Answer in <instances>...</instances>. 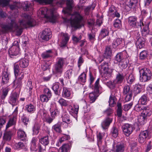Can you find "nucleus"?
Returning a JSON list of instances; mask_svg holds the SVG:
<instances>
[{
	"instance_id": "f8f14e48",
	"label": "nucleus",
	"mask_w": 152,
	"mask_h": 152,
	"mask_svg": "<svg viewBox=\"0 0 152 152\" xmlns=\"http://www.w3.org/2000/svg\"><path fill=\"white\" fill-rule=\"evenodd\" d=\"M18 96L16 93H14L11 94L10 96L9 103L12 105H15L17 104L18 101Z\"/></svg>"
},
{
	"instance_id": "09e8293b",
	"label": "nucleus",
	"mask_w": 152,
	"mask_h": 152,
	"mask_svg": "<svg viewBox=\"0 0 152 152\" xmlns=\"http://www.w3.org/2000/svg\"><path fill=\"white\" fill-rule=\"evenodd\" d=\"M123 54L121 53H118L115 57V60L118 62H120L121 61L123 57Z\"/></svg>"
},
{
	"instance_id": "c756f323",
	"label": "nucleus",
	"mask_w": 152,
	"mask_h": 152,
	"mask_svg": "<svg viewBox=\"0 0 152 152\" xmlns=\"http://www.w3.org/2000/svg\"><path fill=\"white\" fill-rule=\"evenodd\" d=\"M140 0H130L129 2V5L130 8H134L139 4Z\"/></svg>"
},
{
	"instance_id": "5fc2aeb1",
	"label": "nucleus",
	"mask_w": 152,
	"mask_h": 152,
	"mask_svg": "<svg viewBox=\"0 0 152 152\" xmlns=\"http://www.w3.org/2000/svg\"><path fill=\"white\" fill-rule=\"evenodd\" d=\"M134 78L132 74H130L127 78V83L129 84H131L134 81Z\"/></svg>"
},
{
	"instance_id": "bb28decb",
	"label": "nucleus",
	"mask_w": 152,
	"mask_h": 152,
	"mask_svg": "<svg viewBox=\"0 0 152 152\" xmlns=\"http://www.w3.org/2000/svg\"><path fill=\"white\" fill-rule=\"evenodd\" d=\"M71 145L66 144L63 145L59 149V152H68L69 150Z\"/></svg>"
},
{
	"instance_id": "4c0bfd02",
	"label": "nucleus",
	"mask_w": 152,
	"mask_h": 152,
	"mask_svg": "<svg viewBox=\"0 0 152 152\" xmlns=\"http://www.w3.org/2000/svg\"><path fill=\"white\" fill-rule=\"evenodd\" d=\"M71 94L70 91L66 88H64L62 93V96L64 97H69Z\"/></svg>"
},
{
	"instance_id": "a19ab883",
	"label": "nucleus",
	"mask_w": 152,
	"mask_h": 152,
	"mask_svg": "<svg viewBox=\"0 0 152 152\" xmlns=\"http://www.w3.org/2000/svg\"><path fill=\"white\" fill-rule=\"evenodd\" d=\"M148 100L147 96L145 94L142 95L139 100L140 102L142 104H145Z\"/></svg>"
},
{
	"instance_id": "ea45409f",
	"label": "nucleus",
	"mask_w": 152,
	"mask_h": 152,
	"mask_svg": "<svg viewBox=\"0 0 152 152\" xmlns=\"http://www.w3.org/2000/svg\"><path fill=\"white\" fill-rule=\"evenodd\" d=\"M7 119L6 116L2 115L0 116V128H2L6 123Z\"/></svg>"
},
{
	"instance_id": "6e6552de",
	"label": "nucleus",
	"mask_w": 152,
	"mask_h": 152,
	"mask_svg": "<svg viewBox=\"0 0 152 152\" xmlns=\"http://www.w3.org/2000/svg\"><path fill=\"white\" fill-rule=\"evenodd\" d=\"M40 113L43 121L48 124H51L54 119V118L50 116L46 112L43 110H41Z\"/></svg>"
},
{
	"instance_id": "338daca9",
	"label": "nucleus",
	"mask_w": 152,
	"mask_h": 152,
	"mask_svg": "<svg viewBox=\"0 0 152 152\" xmlns=\"http://www.w3.org/2000/svg\"><path fill=\"white\" fill-rule=\"evenodd\" d=\"M97 136L98 143V146L99 147V145L102 143V140L103 137L102 134L100 133H99L98 134H97Z\"/></svg>"
},
{
	"instance_id": "e433bc0d",
	"label": "nucleus",
	"mask_w": 152,
	"mask_h": 152,
	"mask_svg": "<svg viewBox=\"0 0 152 152\" xmlns=\"http://www.w3.org/2000/svg\"><path fill=\"white\" fill-rule=\"evenodd\" d=\"M40 130V126L38 125H35L32 128L33 134V135H37Z\"/></svg>"
},
{
	"instance_id": "2eb2a0df",
	"label": "nucleus",
	"mask_w": 152,
	"mask_h": 152,
	"mask_svg": "<svg viewBox=\"0 0 152 152\" xmlns=\"http://www.w3.org/2000/svg\"><path fill=\"white\" fill-rule=\"evenodd\" d=\"M108 63H105L104 64L101 65L99 66V69L103 73L106 74H109L110 73L108 71L109 69L108 66Z\"/></svg>"
},
{
	"instance_id": "393cba45",
	"label": "nucleus",
	"mask_w": 152,
	"mask_h": 152,
	"mask_svg": "<svg viewBox=\"0 0 152 152\" xmlns=\"http://www.w3.org/2000/svg\"><path fill=\"white\" fill-rule=\"evenodd\" d=\"M19 64L21 67L25 68L27 67L28 65V61L26 58H22L19 61Z\"/></svg>"
},
{
	"instance_id": "680f3d73",
	"label": "nucleus",
	"mask_w": 152,
	"mask_h": 152,
	"mask_svg": "<svg viewBox=\"0 0 152 152\" xmlns=\"http://www.w3.org/2000/svg\"><path fill=\"white\" fill-rule=\"evenodd\" d=\"M23 76L22 75L21 77L15 80L14 81V85L17 86L20 85L21 84V80L23 78Z\"/></svg>"
},
{
	"instance_id": "c03bdc74",
	"label": "nucleus",
	"mask_w": 152,
	"mask_h": 152,
	"mask_svg": "<svg viewBox=\"0 0 152 152\" xmlns=\"http://www.w3.org/2000/svg\"><path fill=\"white\" fill-rule=\"evenodd\" d=\"M21 120L23 123L24 124L27 126L29 122V118L25 115H23L21 117Z\"/></svg>"
},
{
	"instance_id": "dca6fc26",
	"label": "nucleus",
	"mask_w": 152,
	"mask_h": 152,
	"mask_svg": "<svg viewBox=\"0 0 152 152\" xmlns=\"http://www.w3.org/2000/svg\"><path fill=\"white\" fill-rule=\"evenodd\" d=\"M63 40L60 47L62 48L65 47L69 39V37L67 34L63 33Z\"/></svg>"
},
{
	"instance_id": "a211bd4d",
	"label": "nucleus",
	"mask_w": 152,
	"mask_h": 152,
	"mask_svg": "<svg viewBox=\"0 0 152 152\" xmlns=\"http://www.w3.org/2000/svg\"><path fill=\"white\" fill-rule=\"evenodd\" d=\"M112 121V119L107 118L102 123V126L104 129H107Z\"/></svg>"
},
{
	"instance_id": "49530a36",
	"label": "nucleus",
	"mask_w": 152,
	"mask_h": 152,
	"mask_svg": "<svg viewBox=\"0 0 152 152\" xmlns=\"http://www.w3.org/2000/svg\"><path fill=\"white\" fill-rule=\"evenodd\" d=\"M52 53V52L51 50H47L42 54V57L43 59H46L49 58L51 56L50 54Z\"/></svg>"
},
{
	"instance_id": "c9c22d12",
	"label": "nucleus",
	"mask_w": 152,
	"mask_h": 152,
	"mask_svg": "<svg viewBox=\"0 0 152 152\" xmlns=\"http://www.w3.org/2000/svg\"><path fill=\"white\" fill-rule=\"evenodd\" d=\"M15 149L20 150L25 148V146L24 144L21 142H19L18 143H15L14 145Z\"/></svg>"
},
{
	"instance_id": "603ef678",
	"label": "nucleus",
	"mask_w": 152,
	"mask_h": 152,
	"mask_svg": "<svg viewBox=\"0 0 152 152\" xmlns=\"http://www.w3.org/2000/svg\"><path fill=\"white\" fill-rule=\"evenodd\" d=\"M9 0H0V6L4 7L7 6L9 3Z\"/></svg>"
},
{
	"instance_id": "cd10ccee",
	"label": "nucleus",
	"mask_w": 152,
	"mask_h": 152,
	"mask_svg": "<svg viewBox=\"0 0 152 152\" xmlns=\"http://www.w3.org/2000/svg\"><path fill=\"white\" fill-rule=\"evenodd\" d=\"M62 120L64 122L67 124H69L72 122L69 115L66 112H65L62 116Z\"/></svg>"
},
{
	"instance_id": "7c9ffc66",
	"label": "nucleus",
	"mask_w": 152,
	"mask_h": 152,
	"mask_svg": "<svg viewBox=\"0 0 152 152\" xmlns=\"http://www.w3.org/2000/svg\"><path fill=\"white\" fill-rule=\"evenodd\" d=\"M152 114V112L149 110L148 107H145L144 108V110L142 111L141 114L146 117L150 116Z\"/></svg>"
},
{
	"instance_id": "864d4df0",
	"label": "nucleus",
	"mask_w": 152,
	"mask_h": 152,
	"mask_svg": "<svg viewBox=\"0 0 152 152\" xmlns=\"http://www.w3.org/2000/svg\"><path fill=\"white\" fill-rule=\"evenodd\" d=\"M147 138L146 137L143 136L142 134L140 133L139 135V141L140 143H143L145 142Z\"/></svg>"
},
{
	"instance_id": "bf43d9fd",
	"label": "nucleus",
	"mask_w": 152,
	"mask_h": 152,
	"mask_svg": "<svg viewBox=\"0 0 152 152\" xmlns=\"http://www.w3.org/2000/svg\"><path fill=\"white\" fill-rule=\"evenodd\" d=\"M49 98H50L49 97H48V96L44 94H42L40 96V100L43 102H47Z\"/></svg>"
},
{
	"instance_id": "1a4fd4ad",
	"label": "nucleus",
	"mask_w": 152,
	"mask_h": 152,
	"mask_svg": "<svg viewBox=\"0 0 152 152\" xmlns=\"http://www.w3.org/2000/svg\"><path fill=\"white\" fill-rule=\"evenodd\" d=\"M51 32L49 28H46L43 30L40 35V38L44 41H48L51 37Z\"/></svg>"
},
{
	"instance_id": "a878e982",
	"label": "nucleus",
	"mask_w": 152,
	"mask_h": 152,
	"mask_svg": "<svg viewBox=\"0 0 152 152\" xmlns=\"http://www.w3.org/2000/svg\"><path fill=\"white\" fill-rule=\"evenodd\" d=\"M112 51L111 48L107 47L105 49L104 52L103 54V56L107 58H110L111 55H112Z\"/></svg>"
},
{
	"instance_id": "f3484780",
	"label": "nucleus",
	"mask_w": 152,
	"mask_h": 152,
	"mask_svg": "<svg viewBox=\"0 0 152 152\" xmlns=\"http://www.w3.org/2000/svg\"><path fill=\"white\" fill-rule=\"evenodd\" d=\"M145 39L142 37L138 38L136 42V45L137 48L141 49L145 46Z\"/></svg>"
},
{
	"instance_id": "3c124183",
	"label": "nucleus",
	"mask_w": 152,
	"mask_h": 152,
	"mask_svg": "<svg viewBox=\"0 0 152 152\" xmlns=\"http://www.w3.org/2000/svg\"><path fill=\"white\" fill-rule=\"evenodd\" d=\"M44 93L45 95L50 98L52 96V93L50 91L48 88H45L44 90Z\"/></svg>"
},
{
	"instance_id": "e2e57ef3",
	"label": "nucleus",
	"mask_w": 152,
	"mask_h": 152,
	"mask_svg": "<svg viewBox=\"0 0 152 152\" xmlns=\"http://www.w3.org/2000/svg\"><path fill=\"white\" fill-rule=\"evenodd\" d=\"M58 102L61 106H66L68 105L67 102L63 99H60Z\"/></svg>"
},
{
	"instance_id": "9b49d317",
	"label": "nucleus",
	"mask_w": 152,
	"mask_h": 152,
	"mask_svg": "<svg viewBox=\"0 0 152 152\" xmlns=\"http://www.w3.org/2000/svg\"><path fill=\"white\" fill-rule=\"evenodd\" d=\"M19 51V46H12L9 49L8 52L10 57L12 58V56H16L18 54Z\"/></svg>"
},
{
	"instance_id": "de8ad7c7",
	"label": "nucleus",
	"mask_w": 152,
	"mask_h": 152,
	"mask_svg": "<svg viewBox=\"0 0 152 152\" xmlns=\"http://www.w3.org/2000/svg\"><path fill=\"white\" fill-rule=\"evenodd\" d=\"M21 7V4L20 3L17 2L14 3V4L10 6V9L12 10L17 9L18 8H19Z\"/></svg>"
},
{
	"instance_id": "0e129e2a",
	"label": "nucleus",
	"mask_w": 152,
	"mask_h": 152,
	"mask_svg": "<svg viewBox=\"0 0 152 152\" xmlns=\"http://www.w3.org/2000/svg\"><path fill=\"white\" fill-rule=\"evenodd\" d=\"M121 26V22L119 19H116L115 22V28H120Z\"/></svg>"
},
{
	"instance_id": "c85d7f7f",
	"label": "nucleus",
	"mask_w": 152,
	"mask_h": 152,
	"mask_svg": "<svg viewBox=\"0 0 152 152\" xmlns=\"http://www.w3.org/2000/svg\"><path fill=\"white\" fill-rule=\"evenodd\" d=\"M147 118L142 114L139 116L137 118V120L139 123L142 125L145 124L147 121Z\"/></svg>"
},
{
	"instance_id": "69168bd1",
	"label": "nucleus",
	"mask_w": 152,
	"mask_h": 152,
	"mask_svg": "<svg viewBox=\"0 0 152 152\" xmlns=\"http://www.w3.org/2000/svg\"><path fill=\"white\" fill-rule=\"evenodd\" d=\"M141 86H135L134 88V93L136 94H138L140 93L141 91Z\"/></svg>"
},
{
	"instance_id": "20e7f679",
	"label": "nucleus",
	"mask_w": 152,
	"mask_h": 152,
	"mask_svg": "<svg viewBox=\"0 0 152 152\" xmlns=\"http://www.w3.org/2000/svg\"><path fill=\"white\" fill-rule=\"evenodd\" d=\"M140 74H142L140 77V80L142 82H145L151 78L152 74L149 69L147 68L142 69L140 71Z\"/></svg>"
},
{
	"instance_id": "6e6d98bb",
	"label": "nucleus",
	"mask_w": 152,
	"mask_h": 152,
	"mask_svg": "<svg viewBox=\"0 0 152 152\" xmlns=\"http://www.w3.org/2000/svg\"><path fill=\"white\" fill-rule=\"evenodd\" d=\"M147 55V53L146 51H143L140 53V58L141 59H145Z\"/></svg>"
},
{
	"instance_id": "79ce46f5",
	"label": "nucleus",
	"mask_w": 152,
	"mask_h": 152,
	"mask_svg": "<svg viewBox=\"0 0 152 152\" xmlns=\"http://www.w3.org/2000/svg\"><path fill=\"white\" fill-rule=\"evenodd\" d=\"M52 89L56 94L58 95L60 93L62 88L61 87H59V86H53Z\"/></svg>"
},
{
	"instance_id": "b1692460",
	"label": "nucleus",
	"mask_w": 152,
	"mask_h": 152,
	"mask_svg": "<svg viewBox=\"0 0 152 152\" xmlns=\"http://www.w3.org/2000/svg\"><path fill=\"white\" fill-rule=\"evenodd\" d=\"M79 109V106L78 105H74V107H71L69 111L70 113L72 115H77Z\"/></svg>"
},
{
	"instance_id": "412c9836",
	"label": "nucleus",
	"mask_w": 152,
	"mask_h": 152,
	"mask_svg": "<svg viewBox=\"0 0 152 152\" xmlns=\"http://www.w3.org/2000/svg\"><path fill=\"white\" fill-rule=\"evenodd\" d=\"M50 15H45V17L48 19L50 22L55 23L56 20V16L54 15L53 10H50Z\"/></svg>"
},
{
	"instance_id": "2f4dec72",
	"label": "nucleus",
	"mask_w": 152,
	"mask_h": 152,
	"mask_svg": "<svg viewBox=\"0 0 152 152\" xmlns=\"http://www.w3.org/2000/svg\"><path fill=\"white\" fill-rule=\"evenodd\" d=\"M8 74L7 72L6 71L3 72L2 74V82L3 83V85L5 84L6 83H7L8 81Z\"/></svg>"
},
{
	"instance_id": "37998d69",
	"label": "nucleus",
	"mask_w": 152,
	"mask_h": 152,
	"mask_svg": "<svg viewBox=\"0 0 152 152\" xmlns=\"http://www.w3.org/2000/svg\"><path fill=\"white\" fill-rule=\"evenodd\" d=\"M108 34L109 31H108L107 29L104 28L102 30L99 37H101V38H103L108 35Z\"/></svg>"
},
{
	"instance_id": "5701e85b",
	"label": "nucleus",
	"mask_w": 152,
	"mask_h": 152,
	"mask_svg": "<svg viewBox=\"0 0 152 152\" xmlns=\"http://www.w3.org/2000/svg\"><path fill=\"white\" fill-rule=\"evenodd\" d=\"M124 145L122 142H117L116 145V152H123L124 150Z\"/></svg>"
},
{
	"instance_id": "f257e3e1",
	"label": "nucleus",
	"mask_w": 152,
	"mask_h": 152,
	"mask_svg": "<svg viewBox=\"0 0 152 152\" xmlns=\"http://www.w3.org/2000/svg\"><path fill=\"white\" fill-rule=\"evenodd\" d=\"M22 17V19L19 21L20 26L18 25L14 21L12 20L11 23L7 25H3L2 26V28L5 31L9 30L15 31L17 33L18 35H20L23 28L33 27L36 25L35 20L28 15L23 14Z\"/></svg>"
},
{
	"instance_id": "9d476101",
	"label": "nucleus",
	"mask_w": 152,
	"mask_h": 152,
	"mask_svg": "<svg viewBox=\"0 0 152 152\" xmlns=\"http://www.w3.org/2000/svg\"><path fill=\"white\" fill-rule=\"evenodd\" d=\"M122 129L124 134L127 136H129L133 131L132 125L128 124H126L123 125Z\"/></svg>"
},
{
	"instance_id": "13d9d810",
	"label": "nucleus",
	"mask_w": 152,
	"mask_h": 152,
	"mask_svg": "<svg viewBox=\"0 0 152 152\" xmlns=\"http://www.w3.org/2000/svg\"><path fill=\"white\" fill-rule=\"evenodd\" d=\"M132 90L130 89L129 86H124V94H127L132 93Z\"/></svg>"
},
{
	"instance_id": "4be33fe9",
	"label": "nucleus",
	"mask_w": 152,
	"mask_h": 152,
	"mask_svg": "<svg viewBox=\"0 0 152 152\" xmlns=\"http://www.w3.org/2000/svg\"><path fill=\"white\" fill-rule=\"evenodd\" d=\"M23 9L25 11H28L32 9V5L30 2L25 1L22 5Z\"/></svg>"
},
{
	"instance_id": "f03ea898",
	"label": "nucleus",
	"mask_w": 152,
	"mask_h": 152,
	"mask_svg": "<svg viewBox=\"0 0 152 152\" xmlns=\"http://www.w3.org/2000/svg\"><path fill=\"white\" fill-rule=\"evenodd\" d=\"M73 0H67L66 2V6L63 10L65 14V17L63 18L65 22H70L71 24L75 28H80L82 26L81 22L83 18L78 12L75 11L73 14L71 13L73 5Z\"/></svg>"
},
{
	"instance_id": "473e14b6",
	"label": "nucleus",
	"mask_w": 152,
	"mask_h": 152,
	"mask_svg": "<svg viewBox=\"0 0 152 152\" xmlns=\"http://www.w3.org/2000/svg\"><path fill=\"white\" fill-rule=\"evenodd\" d=\"M10 90V89L8 87H6L5 88L2 89V94L1 97V99H5Z\"/></svg>"
},
{
	"instance_id": "39448f33",
	"label": "nucleus",
	"mask_w": 152,
	"mask_h": 152,
	"mask_svg": "<svg viewBox=\"0 0 152 152\" xmlns=\"http://www.w3.org/2000/svg\"><path fill=\"white\" fill-rule=\"evenodd\" d=\"M64 60L63 58H60L57 62L54 65V69L53 71L54 74H61L63 71V67Z\"/></svg>"
},
{
	"instance_id": "7ed1b4c3",
	"label": "nucleus",
	"mask_w": 152,
	"mask_h": 152,
	"mask_svg": "<svg viewBox=\"0 0 152 152\" xmlns=\"http://www.w3.org/2000/svg\"><path fill=\"white\" fill-rule=\"evenodd\" d=\"M39 143L38 145V152H42L46 149V147L49 143V140L48 136L43 137L39 139Z\"/></svg>"
},
{
	"instance_id": "f704fd0d",
	"label": "nucleus",
	"mask_w": 152,
	"mask_h": 152,
	"mask_svg": "<svg viewBox=\"0 0 152 152\" xmlns=\"http://www.w3.org/2000/svg\"><path fill=\"white\" fill-rule=\"evenodd\" d=\"M26 110L28 112L32 113L35 110V108L33 104H30L26 105Z\"/></svg>"
},
{
	"instance_id": "0eeeda50",
	"label": "nucleus",
	"mask_w": 152,
	"mask_h": 152,
	"mask_svg": "<svg viewBox=\"0 0 152 152\" xmlns=\"http://www.w3.org/2000/svg\"><path fill=\"white\" fill-rule=\"evenodd\" d=\"M90 88L94 89V91L89 94V101L91 103L94 102L99 96V86H89Z\"/></svg>"
},
{
	"instance_id": "8fccbe9b",
	"label": "nucleus",
	"mask_w": 152,
	"mask_h": 152,
	"mask_svg": "<svg viewBox=\"0 0 152 152\" xmlns=\"http://www.w3.org/2000/svg\"><path fill=\"white\" fill-rule=\"evenodd\" d=\"M14 69L15 76L16 77L18 76L20 71L19 67L18 65L15 64H14Z\"/></svg>"
},
{
	"instance_id": "aec40b11",
	"label": "nucleus",
	"mask_w": 152,
	"mask_h": 152,
	"mask_svg": "<svg viewBox=\"0 0 152 152\" xmlns=\"http://www.w3.org/2000/svg\"><path fill=\"white\" fill-rule=\"evenodd\" d=\"M61 125L62 124L61 122H58L52 126V129L53 131L57 133H61L62 132L61 129Z\"/></svg>"
},
{
	"instance_id": "72a5a7b5",
	"label": "nucleus",
	"mask_w": 152,
	"mask_h": 152,
	"mask_svg": "<svg viewBox=\"0 0 152 152\" xmlns=\"http://www.w3.org/2000/svg\"><path fill=\"white\" fill-rule=\"evenodd\" d=\"M16 123V121H15L14 118H10L6 125V129H7L11 126L15 125Z\"/></svg>"
},
{
	"instance_id": "4468645a",
	"label": "nucleus",
	"mask_w": 152,
	"mask_h": 152,
	"mask_svg": "<svg viewBox=\"0 0 152 152\" xmlns=\"http://www.w3.org/2000/svg\"><path fill=\"white\" fill-rule=\"evenodd\" d=\"M12 136V131H5L3 137V140L5 142L9 141L11 139Z\"/></svg>"
},
{
	"instance_id": "423d86ee",
	"label": "nucleus",
	"mask_w": 152,
	"mask_h": 152,
	"mask_svg": "<svg viewBox=\"0 0 152 152\" xmlns=\"http://www.w3.org/2000/svg\"><path fill=\"white\" fill-rule=\"evenodd\" d=\"M128 23L129 25L132 27L140 28H142V26H144L143 23L141 20H140L139 22H137V18L134 16H132L129 17L128 18Z\"/></svg>"
},
{
	"instance_id": "4d7b16f0",
	"label": "nucleus",
	"mask_w": 152,
	"mask_h": 152,
	"mask_svg": "<svg viewBox=\"0 0 152 152\" xmlns=\"http://www.w3.org/2000/svg\"><path fill=\"white\" fill-rule=\"evenodd\" d=\"M109 103V106L111 107H113L114 106V96L112 94L110 97L109 101L108 102Z\"/></svg>"
},
{
	"instance_id": "6ab92c4d",
	"label": "nucleus",
	"mask_w": 152,
	"mask_h": 152,
	"mask_svg": "<svg viewBox=\"0 0 152 152\" xmlns=\"http://www.w3.org/2000/svg\"><path fill=\"white\" fill-rule=\"evenodd\" d=\"M116 115L118 116V117L121 118L122 115V107L121 103L119 102H118L116 104Z\"/></svg>"
},
{
	"instance_id": "58836bf2",
	"label": "nucleus",
	"mask_w": 152,
	"mask_h": 152,
	"mask_svg": "<svg viewBox=\"0 0 152 152\" xmlns=\"http://www.w3.org/2000/svg\"><path fill=\"white\" fill-rule=\"evenodd\" d=\"M124 79L123 76L119 74L117 75L116 80H115L116 83L119 84L122 83Z\"/></svg>"
},
{
	"instance_id": "052dcab7",
	"label": "nucleus",
	"mask_w": 152,
	"mask_h": 152,
	"mask_svg": "<svg viewBox=\"0 0 152 152\" xmlns=\"http://www.w3.org/2000/svg\"><path fill=\"white\" fill-rule=\"evenodd\" d=\"M145 107H143L142 105L140 104H137L135 107V110L138 112H141L143 111L144 110V108Z\"/></svg>"
},
{
	"instance_id": "a18cd8bd",
	"label": "nucleus",
	"mask_w": 152,
	"mask_h": 152,
	"mask_svg": "<svg viewBox=\"0 0 152 152\" xmlns=\"http://www.w3.org/2000/svg\"><path fill=\"white\" fill-rule=\"evenodd\" d=\"M78 79L81 83H84L86 80V75L83 72L79 76Z\"/></svg>"
},
{
	"instance_id": "774afa93",
	"label": "nucleus",
	"mask_w": 152,
	"mask_h": 152,
	"mask_svg": "<svg viewBox=\"0 0 152 152\" xmlns=\"http://www.w3.org/2000/svg\"><path fill=\"white\" fill-rule=\"evenodd\" d=\"M90 110V107L89 105L86 104L83 107V111L85 113H88Z\"/></svg>"
},
{
	"instance_id": "ddd939ff",
	"label": "nucleus",
	"mask_w": 152,
	"mask_h": 152,
	"mask_svg": "<svg viewBox=\"0 0 152 152\" xmlns=\"http://www.w3.org/2000/svg\"><path fill=\"white\" fill-rule=\"evenodd\" d=\"M17 133L18 138L21 140L24 141L26 140V134L21 129H19Z\"/></svg>"
}]
</instances>
